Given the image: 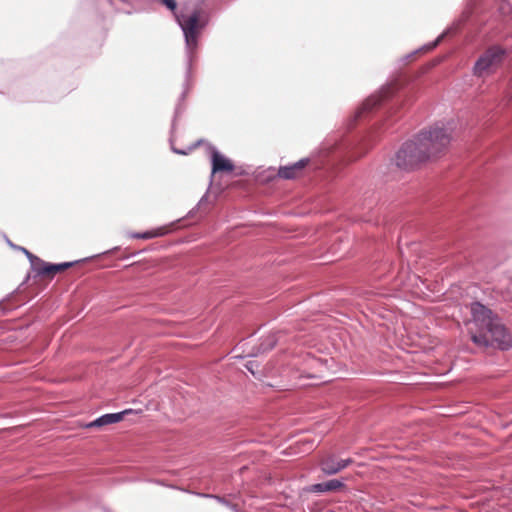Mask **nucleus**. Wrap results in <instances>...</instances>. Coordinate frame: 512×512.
Listing matches in <instances>:
<instances>
[{
  "instance_id": "3",
  "label": "nucleus",
  "mask_w": 512,
  "mask_h": 512,
  "mask_svg": "<svg viewBox=\"0 0 512 512\" xmlns=\"http://www.w3.org/2000/svg\"><path fill=\"white\" fill-rule=\"evenodd\" d=\"M161 3L174 12L176 21L183 31L187 54L191 60L192 54L197 48L198 37L201 30L208 23L206 13L202 10H195L190 15H178L175 12L177 7L176 0H161Z\"/></svg>"
},
{
  "instance_id": "7",
  "label": "nucleus",
  "mask_w": 512,
  "mask_h": 512,
  "mask_svg": "<svg viewBox=\"0 0 512 512\" xmlns=\"http://www.w3.org/2000/svg\"><path fill=\"white\" fill-rule=\"evenodd\" d=\"M129 412H131V410H124V411L118 412V413H110V414L102 415L101 417L97 418L96 420L90 422L87 425V427H89V428L101 427L104 425L120 422L124 418V415Z\"/></svg>"
},
{
  "instance_id": "1",
  "label": "nucleus",
  "mask_w": 512,
  "mask_h": 512,
  "mask_svg": "<svg viewBox=\"0 0 512 512\" xmlns=\"http://www.w3.org/2000/svg\"><path fill=\"white\" fill-rule=\"evenodd\" d=\"M454 123L436 124L420 132L413 140L405 142L395 155V165L405 171L442 153L452 140Z\"/></svg>"
},
{
  "instance_id": "18",
  "label": "nucleus",
  "mask_w": 512,
  "mask_h": 512,
  "mask_svg": "<svg viewBox=\"0 0 512 512\" xmlns=\"http://www.w3.org/2000/svg\"><path fill=\"white\" fill-rule=\"evenodd\" d=\"M174 152L177 153V154H186V152L183 151V150L174 149Z\"/></svg>"
},
{
  "instance_id": "16",
  "label": "nucleus",
  "mask_w": 512,
  "mask_h": 512,
  "mask_svg": "<svg viewBox=\"0 0 512 512\" xmlns=\"http://www.w3.org/2000/svg\"><path fill=\"white\" fill-rule=\"evenodd\" d=\"M341 460V465L343 467V469H345L347 466H349L353 460L351 458H347V459H340Z\"/></svg>"
},
{
  "instance_id": "4",
  "label": "nucleus",
  "mask_w": 512,
  "mask_h": 512,
  "mask_svg": "<svg viewBox=\"0 0 512 512\" xmlns=\"http://www.w3.org/2000/svg\"><path fill=\"white\" fill-rule=\"evenodd\" d=\"M503 54L504 51L499 47L489 48L475 63V74L482 76L485 73H488L501 62Z\"/></svg>"
},
{
  "instance_id": "10",
  "label": "nucleus",
  "mask_w": 512,
  "mask_h": 512,
  "mask_svg": "<svg viewBox=\"0 0 512 512\" xmlns=\"http://www.w3.org/2000/svg\"><path fill=\"white\" fill-rule=\"evenodd\" d=\"M21 251L25 253V255L28 257L31 267L33 271H35L38 275L44 276V273L42 272L43 268L45 267V262L38 258L37 256L30 253L27 249L23 247H19Z\"/></svg>"
},
{
  "instance_id": "15",
  "label": "nucleus",
  "mask_w": 512,
  "mask_h": 512,
  "mask_svg": "<svg viewBox=\"0 0 512 512\" xmlns=\"http://www.w3.org/2000/svg\"><path fill=\"white\" fill-rule=\"evenodd\" d=\"M451 31V29H448L447 31H445L444 33H442L432 44H430L428 47H427V50H430V49H433L434 47L437 46V44L442 40V38L449 34Z\"/></svg>"
},
{
  "instance_id": "9",
  "label": "nucleus",
  "mask_w": 512,
  "mask_h": 512,
  "mask_svg": "<svg viewBox=\"0 0 512 512\" xmlns=\"http://www.w3.org/2000/svg\"><path fill=\"white\" fill-rule=\"evenodd\" d=\"M343 486V483L337 479H332L327 482L314 484L312 486L313 492H328V491H334Z\"/></svg>"
},
{
  "instance_id": "11",
  "label": "nucleus",
  "mask_w": 512,
  "mask_h": 512,
  "mask_svg": "<svg viewBox=\"0 0 512 512\" xmlns=\"http://www.w3.org/2000/svg\"><path fill=\"white\" fill-rule=\"evenodd\" d=\"M70 266H72L71 262H65L61 264H49L45 262V267L43 268L42 272L44 273V276H53L56 273L63 271Z\"/></svg>"
},
{
  "instance_id": "6",
  "label": "nucleus",
  "mask_w": 512,
  "mask_h": 512,
  "mask_svg": "<svg viewBox=\"0 0 512 512\" xmlns=\"http://www.w3.org/2000/svg\"><path fill=\"white\" fill-rule=\"evenodd\" d=\"M308 161L309 160L307 158H305V159L299 160L298 162H296L292 165L280 167L279 171H278L279 177H281L283 179L296 178L297 176H299L301 174L302 170L305 168Z\"/></svg>"
},
{
  "instance_id": "14",
  "label": "nucleus",
  "mask_w": 512,
  "mask_h": 512,
  "mask_svg": "<svg viewBox=\"0 0 512 512\" xmlns=\"http://www.w3.org/2000/svg\"><path fill=\"white\" fill-rule=\"evenodd\" d=\"M266 342H267V344H262V346H264V347L262 348V351H263V352H264V351H268V350L272 349V348L275 346V344H276V339H275V337H274V336H269V337L266 339Z\"/></svg>"
},
{
  "instance_id": "12",
  "label": "nucleus",
  "mask_w": 512,
  "mask_h": 512,
  "mask_svg": "<svg viewBox=\"0 0 512 512\" xmlns=\"http://www.w3.org/2000/svg\"><path fill=\"white\" fill-rule=\"evenodd\" d=\"M167 233H168V229L166 227H160V228H157L152 231H147L144 233H136V234H133L132 236L134 238H139V239H151V238H155V237L164 236Z\"/></svg>"
},
{
  "instance_id": "5",
  "label": "nucleus",
  "mask_w": 512,
  "mask_h": 512,
  "mask_svg": "<svg viewBox=\"0 0 512 512\" xmlns=\"http://www.w3.org/2000/svg\"><path fill=\"white\" fill-rule=\"evenodd\" d=\"M211 161L213 174L221 171L231 172L234 169L231 161L220 154L215 147H211Z\"/></svg>"
},
{
  "instance_id": "8",
  "label": "nucleus",
  "mask_w": 512,
  "mask_h": 512,
  "mask_svg": "<svg viewBox=\"0 0 512 512\" xmlns=\"http://www.w3.org/2000/svg\"><path fill=\"white\" fill-rule=\"evenodd\" d=\"M320 466L323 473L327 475H334L343 470L341 460L337 459L333 455H329L322 459L320 462Z\"/></svg>"
},
{
  "instance_id": "2",
  "label": "nucleus",
  "mask_w": 512,
  "mask_h": 512,
  "mask_svg": "<svg viewBox=\"0 0 512 512\" xmlns=\"http://www.w3.org/2000/svg\"><path fill=\"white\" fill-rule=\"evenodd\" d=\"M469 333L478 346H492L506 350L512 346V337L500 319L479 302L471 304Z\"/></svg>"
},
{
  "instance_id": "17",
  "label": "nucleus",
  "mask_w": 512,
  "mask_h": 512,
  "mask_svg": "<svg viewBox=\"0 0 512 512\" xmlns=\"http://www.w3.org/2000/svg\"><path fill=\"white\" fill-rule=\"evenodd\" d=\"M247 369L252 373V374H255V371L253 370V365H252V362H249L247 365H246Z\"/></svg>"
},
{
  "instance_id": "13",
  "label": "nucleus",
  "mask_w": 512,
  "mask_h": 512,
  "mask_svg": "<svg viewBox=\"0 0 512 512\" xmlns=\"http://www.w3.org/2000/svg\"><path fill=\"white\" fill-rule=\"evenodd\" d=\"M388 89H385L382 91V94L384 95H373L366 99V101L362 105L363 111H369L372 110L375 106H377L381 101L383 97H386Z\"/></svg>"
}]
</instances>
